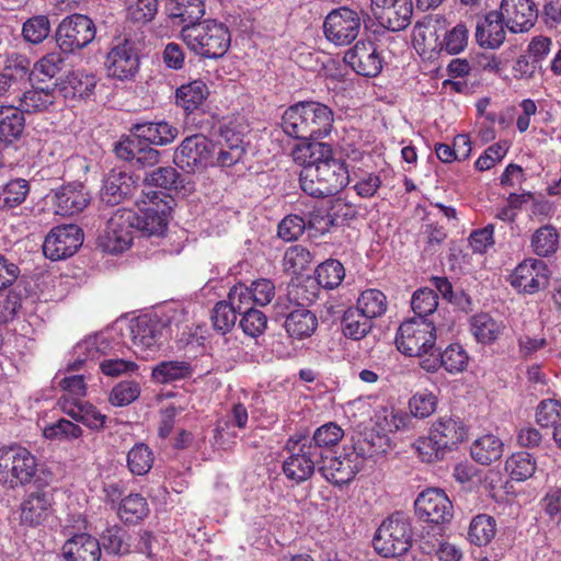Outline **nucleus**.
Instances as JSON below:
<instances>
[{
	"instance_id": "f257e3e1",
	"label": "nucleus",
	"mask_w": 561,
	"mask_h": 561,
	"mask_svg": "<svg viewBox=\"0 0 561 561\" xmlns=\"http://www.w3.org/2000/svg\"><path fill=\"white\" fill-rule=\"evenodd\" d=\"M291 154L295 162L302 165L299 175L300 187L312 197L334 195L350 182L345 161L334 156L329 144H298Z\"/></svg>"
},
{
	"instance_id": "f03ea898",
	"label": "nucleus",
	"mask_w": 561,
	"mask_h": 561,
	"mask_svg": "<svg viewBox=\"0 0 561 561\" xmlns=\"http://www.w3.org/2000/svg\"><path fill=\"white\" fill-rule=\"evenodd\" d=\"M334 113L328 105L316 101H300L285 110L283 131L302 142H318L333 129Z\"/></svg>"
},
{
	"instance_id": "7ed1b4c3",
	"label": "nucleus",
	"mask_w": 561,
	"mask_h": 561,
	"mask_svg": "<svg viewBox=\"0 0 561 561\" xmlns=\"http://www.w3.org/2000/svg\"><path fill=\"white\" fill-rule=\"evenodd\" d=\"M453 322L445 323L435 318H411L403 321L397 332L396 344L399 352L421 360L436 351V340L448 332Z\"/></svg>"
},
{
	"instance_id": "20e7f679",
	"label": "nucleus",
	"mask_w": 561,
	"mask_h": 561,
	"mask_svg": "<svg viewBox=\"0 0 561 561\" xmlns=\"http://www.w3.org/2000/svg\"><path fill=\"white\" fill-rule=\"evenodd\" d=\"M181 38L190 50L204 58H220L230 46L228 27L215 20L183 25Z\"/></svg>"
},
{
	"instance_id": "39448f33",
	"label": "nucleus",
	"mask_w": 561,
	"mask_h": 561,
	"mask_svg": "<svg viewBox=\"0 0 561 561\" xmlns=\"http://www.w3.org/2000/svg\"><path fill=\"white\" fill-rule=\"evenodd\" d=\"M173 198L157 191L142 192L137 199L139 213L135 211L133 229L141 237H163L172 211Z\"/></svg>"
},
{
	"instance_id": "423d86ee",
	"label": "nucleus",
	"mask_w": 561,
	"mask_h": 561,
	"mask_svg": "<svg viewBox=\"0 0 561 561\" xmlns=\"http://www.w3.org/2000/svg\"><path fill=\"white\" fill-rule=\"evenodd\" d=\"M413 541V528L410 517L403 512L388 516L378 527L373 538L376 552L385 558L405 553Z\"/></svg>"
},
{
	"instance_id": "0eeeda50",
	"label": "nucleus",
	"mask_w": 561,
	"mask_h": 561,
	"mask_svg": "<svg viewBox=\"0 0 561 561\" xmlns=\"http://www.w3.org/2000/svg\"><path fill=\"white\" fill-rule=\"evenodd\" d=\"M96 26L85 14L73 13L65 16L57 25L54 38L57 47L66 55L76 54L93 42Z\"/></svg>"
},
{
	"instance_id": "6e6552de",
	"label": "nucleus",
	"mask_w": 561,
	"mask_h": 561,
	"mask_svg": "<svg viewBox=\"0 0 561 561\" xmlns=\"http://www.w3.org/2000/svg\"><path fill=\"white\" fill-rule=\"evenodd\" d=\"M215 145L202 134L185 137L173 153V162L186 173L204 171L214 165Z\"/></svg>"
},
{
	"instance_id": "1a4fd4ad",
	"label": "nucleus",
	"mask_w": 561,
	"mask_h": 561,
	"mask_svg": "<svg viewBox=\"0 0 561 561\" xmlns=\"http://www.w3.org/2000/svg\"><path fill=\"white\" fill-rule=\"evenodd\" d=\"M135 211L117 209L107 220L104 231L96 239V248L102 252L118 254L128 250L134 240L133 221Z\"/></svg>"
},
{
	"instance_id": "9d476101",
	"label": "nucleus",
	"mask_w": 561,
	"mask_h": 561,
	"mask_svg": "<svg viewBox=\"0 0 561 561\" xmlns=\"http://www.w3.org/2000/svg\"><path fill=\"white\" fill-rule=\"evenodd\" d=\"M285 449L290 454L283 462L286 478L296 483L309 480L322 459L316 453V447H310L300 437L291 436L286 442Z\"/></svg>"
},
{
	"instance_id": "9b49d317",
	"label": "nucleus",
	"mask_w": 561,
	"mask_h": 561,
	"mask_svg": "<svg viewBox=\"0 0 561 561\" xmlns=\"http://www.w3.org/2000/svg\"><path fill=\"white\" fill-rule=\"evenodd\" d=\"M414 506L419 519L437 526L438 535H442L444 525L449 524L454 516L453 503L440 489L424 490L417 495Z\"/></svg>"
},
{
	"instance_id": "f8f14e48",
	"label": "nucleus",
	"mask_w": 561,
	"mask_h": 561,
	"mask_svg": "<svg viewBox=\"0 0 561 561\" xmlns=\"http://www.w3.org/2000/svg\"><path fill=\"white\" fill-rule=\"evenodd\" d=\"M140 55L137 43L125 38L113 46L106 55L105 69L107 77L119 81H131L139 71Z\"/></svg>"
},
{
	"instance_id": "ddd939ff",
	"label": "nucleus",
	"mask_w": 561,
	"mask_h": 561,
	"mask_svg": "<svg viewBox=\"0 0 561 561\" xmlns=\"http://www.w3.org/2000/svg\"><path fill=\"white\" fill-rule=\"evenodd\" d=\"M360 26L362 19L357 11L340 7L327 15L323 32L335 45H348L358 36Z\"/></svg>"
},
{
	"instance_id": "4468645a",
	"label": "nucleus",
	"mask_w": 561,
	"mask_h": 561,
	"mask_svg": "<svg viewBox=\"0 0 561 561\" xmlns=\"http://www.w3.org/2000/svg\"><path fill=\"white\" fill-rule=\"evenodd\" d=\"M83 232L77 225L54 227L43 243L44 255L51 261L72 256L82 245Z\"/></svg>"
},
{
	"instance_id": "2eb2a0df",
	"label": "nucleus",
	"mask_w": 561,
	"mask_h": 561,
	"mask_svg": "<svg viewBox=\"0 0 561 561\" xmlns=\"http://www.w3.org/2000/svg\"><path fill=\"white\" fill-rule=\"evenodd\" d=\"M308 290L304 285L295 286L289 293L296 300L301 299V301H298V308L287 314L285 329L289 336L298 340L311 336L318 327L316 314L304 307L306 302H311L316 295L311 293L310 296H306Z\"/></svg>"
},
{
	"instance_id": "dca6fc26",
	"label": "nucleus",
	"mask_w": 561,
	"mask_h": 561,
	"mask_svg": "<svg viewBox=\"0 0 561 561\" xmlns=\"http://www.w3.org/2000/svg\"><path fill=\"white\" fill-rule=\"evenodd\" d=\"M370 9L379 25L389 31L399 32L411 24L412 0H371Z\"/></svg>"
},
{
	"instance_id": "f3484780",
	"label": "nucleus",
	"mask_w": 561,
	"mask_h": 561,
	"mask_svg": "<svg viewBox=\"0 0 561 561\" xmlns=\"http://www.w3.org/2000/svg\"><path fill=\"white\" fill-rule=\"evenodd\" d=\"M548 265L538 259H527L517 265L511 275V285L520 293L533 295L549 284Z\"/></svg>"
},
{
	"instance_id": "a211bd4d",
	"label": "nucleus",
	"mask_w": 561,
	"mask_h": 561,
	"mask_svg": "<svg viewBox=\"0 0 561 561\" xmlns=\"http://www.w3.org/2000/svg\"><path fill=\"white\" fill-rule=\"evenodd\" d=\"M14 463L12 466V486L25 485L33 482L34 485H49L54 479L50 471H38L36 458L24 447L13 446Z\"/></svg>"
},
{
	"instance_id": "6ab92c4d",
	"label": "nucleus",
	"mask_w": 561,
	"mask_h": 561,
	"mask_svg": "<svg viewBox=\"0 0 561 561\" xmlns=\"http://www.w3.org/2000/svg\"><path fill=\"white\" fill-rule=\"evenodd\" d=\"M32 88L19 96V107L23 113L34 114L49 111L55 105L57 95L68 98V89L64 83L39 84L31 82Z\"/></svg>"
},
{
	"instance_id": "aec40b11",
	"label": "nucleus",
	"mask_w": 561,
	"mask_h": 561,
	"mask_svg": "<svg viewBox=\"0 0 561 561\" xmlns=\"http://www.w3.org/2000/svg\"><path fill=\"white\" fill-rule=\"evenodd\" d=\"M363 460L356 453H347L341 456L327 455L321 459L319 472L331 483L344 485L350 483L362 470Z\"/></svg>"
},
{
	"instance_id": "412c9836",
	"label": "nucleus",
	"mask_w": 561,
	"mask_h": 561,
	"mask_svg": "<svg viewBox=\"0 0 561 561\" xmlns=\"http://www.w3.org/2000/svg\"><path fill=\"white\" fill-rule=\"evenodd\" d=\"M344 61L364 77H376L383 67V56L373 42H357L345 53Z\"/></svg>"
},
{
	"instance_id": "4be33fe9",
	"label": "nucleus",
	"mask_w": 561,
	"mask_h": 561,
	"mask_svg": "<svg viewBox=\"0 0 561 561\" xmlns=\"http://www.w3.org/2000/svg\"><path fill=\"white\" fill-rule=\"evenodd\" d=\"M116 156L138 169L152 168L161 160V152L134 136L119 140L114 148Z\"/></svg>"
},
{
	"instance_id": "5701e85b",
	"label": "nucleus",
	"mask_w": 561,
	"mask_h": 561,
	"mask_svg": "<svg viewBox=\"0 0 561 561\" xmlns=\"http://www.w3.org/2000/svg\"><path fill=\"white\" fill-rule=\"evenodd\" d=\"M499 12L506 27L513 33L528 31L538 18V10L533 0H502Z\"/></svg>"
},
{
	"instance_id": "b1692460",
	"label": "nucleus",
	"mask_w": 561,
	"mask_h": 561,
	"mask_svg": "<svg viewBox=\"0 0 561 561\" xmlns=\"http://www.w3.org/2000/svg\"><path fill=\"white\" fill-rule=\"evenodd\" d=\"M469 362V356L465 348L457 343L448 345L444 351L436 348L432 356L421 360V367L428 371L434 373L443 367L449 374L462 373Z\"/></svg>"
},
{
	"instance_id": "393cba45",
	"label": "nucleus",
	"mask_w": 561,
	"mask_h": 561,
	"mask_svg": "<svg viewBox=\"0 0 561 561\" xmlns=\"http://www.w3.org/2000/svg\"><path fill=\"white\" fill-rule=\"evenodd\" d=\"M133 345L139 351L153 350L160 344L165 324L147 314L134 319L129 325Z\"/></svg>"
},
{
	"instance_id": "a878e982",
	"label": "nucleus",
	"mask_w": 561,
	"mask_h": 561,
	"mask_svg": "<svg viewBox=\"0 0 561 561\" xmlns=\"http://www.w3.org/2000/svg\"><path fill=\"white\" fill-rule=\"evenodd\" d=\"M21 504V520L30 526L41 525L51 513L53 494L48 485H35Z\"/></svg>"
},
{
	"instance_id": "bb28decb",
	"label": "nucleus",
	"mask_w": 561,
	"mask_h": 561,
	"mask_svg": "<svg viewBox=\"0 0 561 561\" xmlns=\"http://www.w3.org/2000/svg\"><path fill=\"white\" fill-rule=\"evenodd\" d=\"M137 180L118 168L112 169L103 181L101 201L106 205H117L133 195Z\"/></svg>"
},
{
	"instance_id": "cd10ccee",
	"label": "nucleus",
	"mask_w": 561,
	"mask_h": 561,
	"mask_svg": "<svg viewBox=\"0 0 561 561\" xmlns=\"http://www.w3.org/2000/svg\"><path fill=\"white\" fill-rule=\"evenodd\" d=\"M133 136L151 146L164 147L172 144L179 136V128L165 121L134 124Z\"/></svg>"
},
{
	"instance_id": "c85d7f7f",
	"label": "nucleus",
	"mask_w": 561,
	"mask_h": 561,
	"mask_svg": "<svg viewBox=\"0 0 561 561\" xmlns=\"http://www.w3.org/2000/svg\"><path fill=\"white\" fill-rule=\"evenodd\" d=\"M505 21L499 11H491L478 21L476 39L482 47L495 49L505 41Z\"/></svg>"
},
{
	"instance_id": "c756f323",
	"label": "nucleus",
	"mask_w": 561,
	"mask_h": 561,
	"mask_svg": "<svg viewBox=\"0 0 561 561\" xmlns=\"http://www.w3.org/2000/svg\"><path fill=\"white\" fill-rule=\"evenodd\" d=\"M89 202V194L83 191L81 183L68 184L55 194L56 214L60 216L77 215L88 206Z\"/></svg>"
},
{
	"instance_id": "7c9ffc66",
	"label": "nucleus",
	"mask_w": 561,
	"mask_h": 561,
	"mask_svg": "<svg viewBox=\"0 0 561 561\" xmlns=\"http://www.w3.org/2000/svg\"><path fill=\"white\" fill-rule=\"evenodd\" d=\"M144 183L165 191L190 193L194 190L193 183L186 180V178L171 165L158 167L147 172L144 178Z\"/></svg>"
},
{
	"instance_id": "2f4dec72",
	"label": "nucleus",
	"mask_w": 561,
	"mask_h": 561,
	"mask_svg": "<svg viewBox=\"0 0 561 561\" xmlns=\"http://www.w3.org/2000/svg\"><path fill=\"white\" fill-rule=\"evenodd\" d=\"M431 433L437 439L438 446H443L447 451L453 450L459 443H461L466 435V428L458 417L442 416L434 424Z\"/></svg>"
},
{
	"instance_id": "473e14b6",
	"label": "nucleus",
	"mask_w": 561,
	"mask_h": 561,
	"mask_svg": "<svg viewBox=\"0 0 561 561\" xmlns=\"http://www.w3.org/2000/svg\"><path fill=\"white\" fill-rule=\"evenodd\" d=\"M164 11L174 24H196L205 5L202 0H164Z\"/></svg>"
},
{
	"instance_id": "72a5a7b5",
	"label": "nucleus",
	"mask_w": 561,
	"mask_h": 561,
	"mask_svg": "<svg viewBox=\"0 0 561 561\" xmlns=\"http://www.w3.org/2000/svg\"><path fill=\"white\" fill-rule=\"evenodd\" d=\"M99 542L106 554L124 557L131 552L133 536L124 527L113 525L102 531Z\"/></svg>"
},
{
	"instance_id": "f704fd0d",
	"label": "nucleus",
	"mask_w": 561,
	"mask_h": 561,
	"mask_svg": "<svg viewBox=\"0 0 561 561\" xmlns=\"http://www.w3.org/2000/svg\"><path fill=\"white\" fill-rule=\"evenodd\" d=\"M25 128L23 110L19 106H0V140L12 144L18 140Z\"/></svg>"
},
{
	"instance_id": "c9c22d12",
	"label": "nucleus",
	"mask_w": 561,
	"mask_h": 561,
	"mask_svg": "<svg viewBox=\"0 0 561 561\" xmlns=\"http://www.w3.org/2000/svg\"><path fill=\"white\" fill-rule=\"evenodd\" d=\"M28 76V59L25 57L16 58L11 61L2 72H0V96L7 93H14L21 90Z\"/></svg>"
},
{
	"instance_id": "e433bc0d",
	"label": "nucleus",
	"mask_w": 561,
	"mask_h": 561,
	"mask_svg": "<svg viewBox=\"0 0 561 561\" xmlns=\"http://www.w3.org/2000/svg\"><path fill=\"white\" fill-rule=\"evenodd\" d=\"M503 451V442L493 434H486L477 438L470 447L472 459L483 466H489L500 460Z\"/></svg>"
},
{
	"instance_id": "4c0bfd02",
	"label": "nucleus",
	"mask_w": 561,
	"mask_h": 561,
	"mask_svg": "<svg viewBox=\"0 0 561 561\" xmlns=\"http://www.w3.org/2000/svg\"><path fill=\"white\" fill-rule=\"evenodd\" d=\"M390 447L389 437L375 430H367L359 434L354 442L353 453L358 455V459L371 458L385 454Z\"/></svg>"
},
{
	"instance_id": "58836bf2",
	"label": "nucleus",
	"mask_w": 561,
	"mask_h": 561,
	"mask_svg": "<svg viewBox=\"0 0 561 561\" xmlns=\"http://www.w3.org/2000/svg\"><path fill=\"white\" fill-rule=\"evenodd\" d=\"M110 348V343L103 334H95L79 342L73 351L77 358L73 363L68 365L71 371L79 370L87 359H96L99 355H106Z\"/></svg>"
},
{
	"instance_id": "ea45409f",
	"label": "nucleus",
	"mask_w": 561,
	"mask_h": 561,
	"mask_svg": "<svg viewBox=\"0 0 561 561\" xmlns=\"http://www.w3.org/2000/svg\"><path fill=\"white\" fill-rule=\"evenodd\" d=\"M343 435V430L337 424L330 422L317 428L312 438L299 437L310 447H316V453L324 459L327 455L332 454L329 448L335 446Z\"/></svg>"
},
{
	"instance_id": "a19ab883",
	"label": "nucleus",
	"mask_w": 561,
	"mask_h": 561,
	"mask_svg": "<svg viewBox=\"0 0 561 561\" xmlns=\"http://www.w3.org/2000/svg\"><path fill=\"white\" fill-rule=\"evenodd\" d=\"M505 325L486 312L474 314L470 319V331L479 343L490 344L495 342L503 333Z\"/></svg>"
},
{
	"instance_id": "79ce46f5",
	"label": "nucleus",
	"mask_w": 561,
	"mask_h": 561,
	"mask_svg": "<svg viewBox=\"0 0 561 561\" xmlns=\"http://www.w3.org/2000/svg\"><path fill=\"white\" fill-rule=\"evenodd\" d=\"M65 53L55 51L42 57L34 64L33 69L28 68L27 81L39 84H47L46 80L54 79L62 69L65 64Z\"/></svg>"
},
{
	"instance_id": "37998d69",
	"label": "nucleus",
	"mask_w": 561,
	"mask_h": 561,
	"mask_svg": "<svg viewBox=\"0 0 561 561\" xmlns=\"http://www.w3.org/2000/svg\"><path fill=\"white\" fill-rule=\"evenodd\" d=\"M341 325L346 337L358 341L371 331L373 319L356 308H348L343 313Z\"/></svg>"
},
{
	"instance_id": "c03bdc74",
	"label": "nucleus",
	"mask_w": 561,
	"mask_h": 561,
	"mask_svg": "<svg viewBox=\"0 0 561 561\" xmlns=\"http://www.w3.org/2000/svg\"><path fill=\"white\" fill-rule=\"evenodd\" d=\"M207 94V85L201 80H195L178 88L175 100L186 113H192L203 104Z\"/></svg>"
},
{
	"instance_id": "a18cd8bd",
	"label": "nucleus",
	"mask_w": 561,
	"mask_h": 561,
	"mask_svg": "<svg viewBox=\"0 0 561 561\" xmlns=\"http://www.w3.org/2000/svg\"><path fill=\"white\" fill-rule=\"evenodd\" d=\"M193 369L185 360H164L157 364L151 371L152 379L158 383H170L191 377Z\"/></svg>"
},
{
	"instance_id": "49530a36",
	"label": "nucleus",
	"mask_w": 561,
	"mask_h": 561,
	"mask_svg": "<svg viewBox=\"0 0 561 561\" xmlns=\"http://www.w3.org/2000/svg\"><path fill=\"white\" fill-rule=\"evenodd\" d=\"M62 411L75 421L82 423L93 431L102 430L107 419L94 405L87 402H80L70 408L62 404Z\"/></svg>"
},
{
	"instance_id": "de8ad7c7",
	"label": "nucleus",
	"mask_w": 561,
	"mask_h": 561,
	"mask_svg": "<svg viewBox=\"0 0 561 561\" xmlns=\"http://www.w3.org/2000/svg\"><path fill=\"white\" fill-rule=\"evenodd\" d=\"M559 245V233L551 225L538 228L531 236L530 247L533 252L541 257L553 255Z\"/></svg>"
},
{
	"instance_id": "09e8293b",
	"label": "nucleus",
	"mask_w": 561,
	"mask_h": 561,
	"mask_svg": "<svg viewBox=\"0 0 561 561\" xmlns=\"http://www.w3.org/2000/svg\"><path fill=\"white\" fill-rule=\"evenodd\" d=\"M411 307L415 313L414 318L440 320V313H435L438 307V296L432 288L423 287L415 290L412 295Z\"/></svg>"
},
{
	"instance_id": "8fccbe9b",
	"label": "nucleus",
	"mask_w": 561,
	"mask_h": 561,
	"mask_svg": "<svg viewBox=\"0 0 561 561\" xmlns=\"http://www.w3.org/2000/svg\"><path fill=\"white\" fill-rule=\"evenodd\" d=\"M149 513L147 501L140 494H129L119 504L117 515L126 524H136Z\"/></svg>"
},
{
	"instance_id": "3c124183",
	"label": "nucleus",
	"mask_w": 561,
	"mask_h": 561,
	"mask_svg": "<svg viewBox=\"0 0 561 561\" xmlns=\"http://www.w3.org/2000/svg\"><path fill=\"white\" fill-rule=\"evenodd\" d=\"M495 533L496 524L494 518L480 514L472 518L468 530V538L471 543L481 547L488 545L494 538Z\"/></svg>"
},
{
	"instance_id": "603ef678",
	"label": "nucleus",
	"mask_w": 561,
	"mask_h": 561,
	"mask_svg": "<svg viewBox=\"0 0 561 561\" xmlns=\"http://www.w3.org/2000/svg\"><path fill=\"white\" fill-rule=\"evenodd\" d=\"M30 193V184L24 179H14L0 186V209H11L21 205Z\"/></svg>"
},
{
	"instance_id": "864d4df0",
	"label": "nucleus",
	"mask_w": 561,
	"mask_h": 561,
	"mask_svg": "<svg viewBox=\"0 0 561 561\" xmlns=\"http://www.w3.org/2000/svg\"><path fill=\"white\" fill-rule=\"evenodd\" d=\"M345 277L343 264L334 259H329L318 265L316 278L318 284L327 289L336 288Z\"/></svg>"
},
{
	"instance_id": "5fc2aeb1",
	"label": "nucleus",
	"mask_w": 561,
	"mask_h": 561,
	"mask_svg": "<svg viewBox=\"0 0 561 561\" xmlns=\"http://www.w3.org/2000/svg\"><path fill=\"white\" fill-rule=\"evenodd\" d=\"M50 32V21L45 14L28 18L22 26L24 41L33 45L43 43L49 36Z\"/></svg>"
},
{
	"instance_id": "6e6d98bb",
	"label": "nucleus",
	"mask_w": 561,
	"mask_h": 561,
	"mask_svg": "<svg viewBox=\"0 0 561 561\" xmlns=\"http://www.w3.org/2000/svg\"><path fill=\"white\" fill-rule=\"evenodd\" d=\"M55 83H64L68 89L69 96L84 98L90 95L95 85L96 80L92 75H84L82 72H69L65 78L57 79Z\"/></svg>"
},
{
	"instance_id": "4d7b16f0",
	"label": "nucleus",
	"mask_w": 561,
	"mask_h": 561,
	"mask_svg": "<svg viewBox=\"0 0 561 561\" xmlns=\"http://www.w3.org/2000/svg\"><path fill=\"white\" fill-rule=\"evenodd\" d=\"M505 470L513 480L525 481L534 476L536 461L528 453H516L506 460Z\"/></svg>"
},
{
	"instance_id": "13d9d810",
	"label": "nucleus",
	"mask_w": 561,
	"mask_h": 561,
	"mask_svg": "<svg viewBox=\"0 0 561 561\" xmlns=\"http://www.w3.org/2000/svg\"><path fill=\"white\" fill-rule=\"evenodd\" d=\"M355 308L374 320L386 312L387 298L378 289H367L360 294Z\"/></svg>"
},
{
	"instance_id": "bf43d9fd",
	"label": "nucleus",
	"mask_w": 561,
	"mask_h": 561,
	"mask_svg": "<svg viewBox=\"0 0 561 561\" xmlns=\"http://www.w3.org/2000/svg\"><path fill=\"white\" fill-rule=\"evenodd\" d=\"M153 465V454L145 443H137L127 454V466L131 473L144 476Z\"/></svg>"
},
{
	"instance_id": "052dcab7",
	"label": "nucleus",
	"mask_w": 561,
	"mask_h": 561,
	"mask_svg": "<svg viewBox=\"0 0 561 561\" xmlns=\"http://www.w3.org/2000/svg\"><path fill=\"white\" fill-rule=\"evenodd\" d=\"M210 319L214 330L224 335L233 329L237 313L222 300L214 306Z\"/></svg>"
},
{
	"instance_id": "680f3d73",
	"label": "nucleus",
	"mask_w": 561,
	"mask_h": 561,
	"mask_svg": "<svg viewBox=\"0 0 561 561\" xmlns=\"http://www.w3.org/2000/svg\"><path fill=\"white\" fill-rule=\"evenodd\" d=\"M311 261L312 255L309 250L299 244L288 248L284 255L285 268L294 274H300L306 271Z\"/></svg>"
},
{
	"instance_id": "e2e57ef3",
	"label": "nucleus",
	"mask_w": 561,
	"mask_h": 561,
	"mask_svg": "<svg viewBox=\"0 0 561 561\" xmlns=\"http://www.w3.org/2000/svg\"><path fill=\"white\" fill-rule=\"evenodd\" d=\"M139 394V383L131 380H125L113 387L108 401L115 407H125L137 400Z\"/></svg>"
},
{
	"instance_id": "0e129e2a",
	"label": "nucleus",
	"mask_w": 561,
	"mask_h": 561,
	"mask_svg": "<svg viewBox=\"0 0 561 561\" xmlns=\"http://www.w3.org/2000/svg\"><path fill=\"white\" fill-rule=\"evenodd\" d=\"M159 0H130L127 7L128 18L137 23L150 22L158 12Z\"/></svg>"
},
{
	"instance_id": "69168bd1",
	"label": "nucleus",
	"mask_w": 561,
	"mask_h": 561,
	"mask_svg": "<svg viewBox=\"0 0 561 561\" xmlns=\"http://www.w3.org/2000/svg\"><path fill=\"white\" fill-rule=\"evenodd\" d=\"M307 229L306 219L298 215H288L282 219L277 227V234L284 241L297 240Z\"/></svg>"
},
{
	"instance_id": "338daca9",
	"label": "nucleus",
	"mask_w": 561,
	"mask_h": 561,
	"mask_svg": "<svg viewBox=\"0 0 561 561\" xmlns=\"http://www.w3.org/2000/svg\"><path fill=\"white\" fill-rule=\"evenodd\" d=\"M266 324V316L254 307L249 311H244L239 323L242 331L251 337L261 335L265 331Z\"/></svg>"
},
{
	"instance_id": "774afa93",
	"label": "nucleus",
	"mask_w": 561,
	"mask_h": 561,
	"mask_svg": "<svg viewBox=\"0 0 561 561\" xmlns=\"http://www.w3.org/2000/svg\"><path fill=\"white\" fill-rule=\"evenodd\" d=\"M536 421L541 427H554L561 421V403L553 399L541 401L537 407Z\"/></svg>"
}]
</instances>
